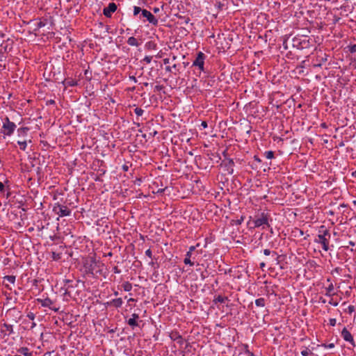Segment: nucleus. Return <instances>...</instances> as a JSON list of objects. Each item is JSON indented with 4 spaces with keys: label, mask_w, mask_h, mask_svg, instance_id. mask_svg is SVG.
<instances>
[{
    "label": "nucleus",
    "mask_w": 356,
    "mask_h": 356,
    "mask_svg": "<svg viewBox=\"0 0 356 356\" xmlns=\"http://www.w3.org/2000/svg\"><path fill=\"white\" fill-rule=\"evenodd\" d=\"M104 264L99 261L96 260L95 257H90L84 264L85 272L92 277L103 275L106 277L104 273Z\"/></svg>",
    "instance_id": "f257e3e1"
},
{
    "label": "nucleus",
    "mask_w": 356,
    "mask_h": 356,
    "mask_svg": "<svg viewBox=\"0 0 356 356\" xmlns=\"http://www.w3.org/2000/svg\"><path fill=\"white\" fill-rule=\"evenodd\" d=\"M272 221L270 214L268 212L257 213L254 218L250 216L248 225L250 228H257L262 227L263 229L270 227L269 222Z\"/></svg>",
    "instance_id": "f03ea898"
},
{
    "label": "nucleus",
    "mask_w": 356,
    "mask_h": 356,
    "mask_svg": "<svg viewBox=\"0 0 356 356\" xmlns=\"http://www.w3.org/2000/svg\"><path fill=\"white\" fill-rule=\"evenodd\" d=\"M331 238L330 230L325 226L321 225L318 230L317 238L314 242L320 243L323 250L327 251L330 249L329 243Z\"/></svg>",
    "instance_id": "7ed1b4c3"
},
{
    "label": "nucleus",
    "mask_w": 356,
    "mask_h": 356,
    "mask_svg": "<svg viewBox=\"0 0 356 356\" xmlns=\"http://www.w3.org/2000/svg\"><path fill=\"white\" fill-rule=\"evenodd\" d=\"M311 45L310 39L306 35H298L292 40V46L298 49H307Z\"/></svg>",
    "instance_id": "20e7f679"
},
{
    "label": "nucleus",
    "mask_w": 356,
    "mask_h": 356,
    "mask_svg": "<svg viewBox=\"0 0 356 356\" xmlns=\"http://www.w3.org/2000/svg\"><path fill=\"white\" fill-rule=\"evenodd\" d=\"M16 129V124L10 120L8 117L3 119V125L1 133L5 135L10 136H11Z\"/></svg>",
    "instance_id": "39448f33"
},
{
    "label": "nucleus",
    "mask_w": 356,
    "mask_h": 356,
    "mask_svg": "<svg viewBox=\"0 0 356 356\" xmlns=\"http://www.w3.org/2000/svg\"><path fill=\"white\" fill-rule=\"evenodd\" d=\"M53 211L59 217L69 216L71 215V210L65 205L57 202L53 207Z\"/></svg>",
    "instance_id": "423d86ee"
},
{
    "label": "nucleus",
    "mask_w": 356,
    "mask_h": 356,
    "mask_svg": "<svg viewBox=\"0 0 356 356\" xmlns=\"http://www.w3.org/2000/svg\"><path fill=\"white\" fill-rule=\"evenodd\" d=\"M206 59V55L202 52L199 51L197 54L195 59L193 61V66L197 67L201 72H204V60Z\"/></svg>",
    "instance_id": "0eeeda50"
},
{
    "label": "nucleus",
    "mask_w": 356,
    "mask_h": 356,
    "mask_svg": "<svg viewBox=\"0 0 356 356\" xmlns=\"http://www.w3.org/2000/svg\"><path fill=\"white\" fill-rule=\"evenodd\" d=\"M143 17L145 18L146 20L153 26H158L159 20L158 19L149 11L146 9H143L142 11Z\"/></svg>",
    "instance_id": "6e6552de"
},
{
    "label": "nucleus",
    "mask_w": 356,
    "mask_h": 356,
    "mask_svg": "<svg viewBox=\"0 0 356 356\" xmlns=\"http://www.w3.org/2000/svg\"><path fill=\"white\" fill-rule=\"evenodd\" d=\"M341 336L344 341L349 342L353 346V347L355 346L354 338L352 334L348 330L346 327H343V329L341 330Z\"/></svg>",
    "instance_id": "1a4fd4ad"
},
{
    "label": "nucleus",
    "mask_w": 356,
    "mask_h": 356,
    "mask_svg": "<svg viewBox=\"0 0 356 356\" xmlns=\"http://www.w3.org/2000/svg\"><path fill=\"white\" fill-rule=\"evenodd\" d=\"M37 302L41 305L43 307H49L50 309L58 312L59 308L52 307L53 301L49 298H46L44 299L38 298Z\"/></svg>",
    "instance_id": "9d476101"
},
{
    "label": "nucleus",
    "mask_w": 356,
    "mask_h": 356,
    "mask_svg": "<svg viewBox=\"0 0 356 356\" xmlns=\"http://www.w3.org/2000/svg\"><path fill=\"white\" fill-rule=\"evenodd\" d=\"M117 10V5L113 3H109L107 7H105L103 10V14L106 17H111L112 14Z\"/></svg>",
    "instance_id": "9b49d317"
},
{
    "label": "nucleus",
    "mask_w": 356,
    "mask_h": 356,
    "mask_svg": "<svg viewBox=\"0 0 356 356\" xmlns=\"http://www.w3.org/2000/svg\"><path fill=\"white\" fill-rule=\"evenodd\" d=\"M171 340L177 342L179 346H183L184 339L182 336L177 331H172L169 335Z\"/></svg>",
    "instance_id": "f8f14e48"
},
{
    "label": "nucleus",
    "mask_w": 356,
    "mask_h": 356,
    "mask_svg": "<svg viewBox=\"0 0 356 356\" xmlns=\"http://www.w3.org/2000/svg\"><path fill=\"white\" fill-rule=\"evenodd\" d=\"M1 332L4 336L10 335L14 333L13 326L12 325L7 324L5 323L1 325Z\"/></svg>",
    "instance_id": "ddd939ff"
},
{
    "label": "nucleus",
    "mask_w": 356,
    "mask_h": 356,
    "mask_svg": "<svg viewBox=\"0 0 356 356\" xmlns=\"http://www.w3.org/2000/svg\"><path fill=\"white\" fill-rule=\"evenodd\" d=\"M108 305L113 306L115 308H120L123 304L122 299L121 298L111 300L110 302H107Z\"/></svg>",
    "instance_id": "4468645a"
},
{
    "label": "nucleus",
    "mask_w": 356,
    "mask_h": 356,
    "mask_svg": "<svg viewBox=\"0 0 356 356\" xmlns=\"http://www.w3.org/2000/svg\"><path fill=\"white\" fill-rule=\"evenodd\" d=\"M17 353L23 355L24 356H33V352L27 347H21L17 349Z\"/></svg>",
    "instance_id": "2eb2a0df"
},
{
    "label": "nucleus",
    "mask_w": 356,
    "mask_h": 356,
    "mask_svg": "<svg viewBox=\"0 0 356 356\" xmlns=\"http://www.w3.org/2000/svg\"><path fill=\"white\" fill-rule=\"evenodd\" d=\"M335 293L334 292V285L332 282L330 283L327 287L325 288V295L328 297H331L334 296Z\"/></svg>",
    "instance_id": "dca6fc26"
},
{
    "label": "nucleus",
    "mask_w": 356,
    "mask_h": 356,
    "mask_svg": "<svg viewBox=\"0 0 356 356\" xmlns=\"http://www.w3.org/2000/svg\"><path fill=\"white\" fill-rule=\"evenodd\" d=\"M29 131V128L27 127H20L17 131V135L19 137H25V136H26Z\"/></svg>",
    "instance_id": "f3484780"
},
{
    "label": "nucleus",
    "mask_w": 356,
    "mask_h": 356,
    "mask_svg": "<svg viewBox=\"0 0 356 356\" xmlns=\"http://www.w3.org/2000/svg\"><path fill=\"white\" fill-rule=\"evenodd\" d=\"M127 42L129 45L132 47H138L140 45V43L138 42V40L133 36L129 37Z\"/></svg>",
    "instance_id": "a211bd4d"
},
{
    "label": "nucleus",
    "mask_w": 356,
    "mask_h": 356,
    "mask_svg": "<svg viewBox=\"0 0 356 356\" xmlns=\"http://www.w3.org/2000/svg\"><path fill=\"white\" fill-rule=\"evenodd\" d=\"M319 58V62L314 65V67H321L323 63L327 60V56L324 54L323 56H318Z\"/></svg>",
    "instance_id": "6ab92c4d"
},
{
    "label": "nucleus",
    "mask_w": 356,
    "mask_h": 356,
    "mask_svg": "<svg viewBox=\"0 0 356 356\" xmlns=\"http://www.w3.org/2000/svg\"><path fill=\"white\" fill-rule=\"evenodd\" d=\"M255 305L257 307H264L266 305V300L264 298H259L255 300Z\"/></svg>",
    "instance_id": "aec40b11"
},
{
    "label": "nucleus",
    "mask_w": 356,
    "mask_h": 356,
    "mask_svg": "<svg viewBox=\"0 0 356 356\" xmlns=\"http://www.w3.org/2000/svg\"><path fill=\"white\" fill-rule=\"evenodd\" d=\"M228 300V298L225 296H218L216 298H214L213 300V302L214 303H217V302H220V303H223L225 302V301Z\"/></svg>",
    "instance_id": "412c9836"
},
{
    "label": "nucleus",
    "mask_w": 356,
    "mask_h": 356,
    "mask_svg": "<svg viewBox=\"0 0 356 356\" xmlns=\"http://www.w3.org/2000/svg\"><path fill=\"white\" fill-rule=\"evenodd\" d=\"M122 287L124 291H130L132 289V284L129 282L127 281L122 284Z\"/></svg>",
    "instance_id": "4be33fe9"
},
{
    "label": "nucleus",
    "mask_w": 356,
    "mask_h": 356,
    "mask_svg": "<svg viewBox=\"0 0 356 356\" xmlns=\"http://www.w3.org/2000/svg\"><path fill=\"white\" fill-rule=\"evenodd\" d=\"M127 324L131 326L132 328H134L135 327H137L138 326V323L137 322L136 320L135 319H132L131 318H130L128 321H127Z\"/></svg>",
    "instance_id": "5701e85b"
},
{
    "label": "nucleus",
    "mask_w": 356,
    "mask_h": 356,
    "mask_svg": "<svg viewBox=\"0 0 356 356\" xmlns=\"http://www.w3.org/2000/svg\"><path fill=\"white\" fill-rule=\"evenodd\" d=\"M16 277L15 275H6L3 277L4 280H7L11 284H15Z\"/></svg>",
    "instance_id": "b1692460"
},
{
    "label": "nucleus",
    "mask_w": 356,
    "mask_h": 356,
    "mask_svg": "<svg viewBox=\"0 0 356 356\" xmlns=\"http://www.w3.org/2000/svg\"><path fill=\"white\" fill-rule=\"evenodd\" d=\"M302 350L301 351V355L302 356H308L309 354H312V353L310 351V350L307 347L302 346Z\"/></svg>",
    "instance_id": "393cba45"
},
{
    "label": "nucleus",
    "mask_w": 356,
    "mask_h": 356,
    "mask_svg": "<svg viewBox=\"0 0 356 356\" xmlns=\"http://www.w3.org/2000/svg\"><path fill=\"white\" fill-rule=\"evenodd\" d=\"M67 86L74 87L78 85L77 81L74 79H70L65 81Z\"/></svg>",
    "instance_id": "a878e982"
},
{
    "label": "nucleus",
    "mask_w": 356,
    "mask_h": 356,
    "mask_svg": "<svg viewBox=\"0 0 356 356\" xmlns=\"http://www.w3.org/2000/svg\"><path fill=\"white\" fill-rule=\"evenodd\" d=\"M17 144L19 145L20 149L22 151H25L27 147V143L26 140L24 141H17Z\"/></svg>",
    "instance_id": "bb28decb"
},
{
    "label": "nucleus",
    "mask_w": 356,
    "mask_h": 356,
    "mask_svg": "<svg viewBox=\"0 0 356 356\" xmlns=\"http://www.w3.org/2000/svg\"><path fill=\"white\" fill-rule=\"evenodd\" d=\"M191 257L187 256V253L186 254V257L184 259V263L186 265H189L191 266H193L194 265V263L191 261Z\"/></svg>",
    "instance_id": "cd10ccee"
},
{
    "label": "nucleus",
    "mask_w": 356,
    "mask_h": 356,
    "mask_svg": "<svg viewBox=\"0 0 356 356\" xmlns=\"http://www.w3.org/2000/svg\"><path fill=\"white\" fill-rule=\"evenodd\" d=\"M264 155L266 156V158H267L268 159H273L274 158V152L273 151H266L264 152Z\"/></svg>",
    "instance_id": "c85d7f7f"
},
{
    "label": "nucleus",
    "mask_w": 356,
    "mask_h": 356,
    "mask_svg": "<svg viewBox=\"0 0 356 356\" xmlns=\"http://www.w3.org/2000/svg\"><path fill=\"white\" fill-rule=\"evenodd\" d=\"M134 113H136V115L137 116H142L144 113V110L142 109L141 108H138V107H136L135 109H134Z\"/></svg>",
    "instance_id": "c756f323"
},
{
    "label": "nucleus",
    "mask_w": 356,
    "mask_h": 356,
    "mask_svg": "<svg viewBox=\"0 0 356 356\" xmlns=\"http://www.w3.org/2000/svg\"><path fill=\"white\" fill-rule=\"evenodd\" d=\"M143 10V9H141V8H140L139 6H134V15L136 16L140 13H142Z\"/></svg>",
    "instance_id": "7c9ffc66"
},
{
    "label": "nucleus",
    "mask_w": 356,
    "mask_h": 356,
    "mask_svg": "<svg viewBox=\"0 0 356 356\" xmlns=\"http://www.w3.org/2000/svg\"><path fill=\"white\" fill-rule=\"evenodd\" d=\"M244 219H245V216H241L239 219H237L236 220H233V222H234V224L236 225H240L244 221Z\"/></svg>",
    "instance_id": "2f4dec72"
},
{
    "label": "nucleus",
    "mask_w": 356,
    "mask_h": 356,
    "mask_svg": "<svg viewBox=\"0 0 356 356\" xmlns=\"http://www.w3.org/2000/svg\"><path fill=\"white\" fill-rule=\"evenodd\" d=\"M152 60V56H145L142 62H145L147 64H149L151 63Z\"/></svg>",
    "instance_id": "473e14b6"
},
{
    "label": "nucleus",
    "mask_w": 356,
    "mask_h": 356,
    "mask_svg": "<svg viewBox=\"0 0 356 356\" xmlns=\"http://www.w3.org/2000/svg\"><path fill=\"white\" fill-rule=\"evenodd\" d=\"M245 352L248 354V356H254V353L250 352L248 349V346L247 344L244 345Z\"/></svg>",
    "instance_id": "72a5a7b5"
},
{
    "label": "nucleus",
    "mask_w": 356,
    "mask_h": 356,
    "mask_svg": "<svg viewBox=\"0 0 356 356\" xmlns=\"http://www.w3.org/2000/svg\"><path fill=\"white\" fill-rule=\"evenodd\" d=\"M321 346L324 347V348H334V343H329V344L323 343Z\"/></svg>",
    "instance_id": "f704fd0d"
},
{
    "label": "nucleus",
    "mask_w": 356,
    "mask_h": 356,
    "mask_svg": "<svg viewBox=\"0 0 356 356\" xmlns=\"http://www.w3.org/2000/svg\"><path fill=\"white\" fill-rule=\"evenodd\" d=\"M349 51L350 53H355L356 52V44H351L348 46Z\"/></svg>",
    "instance_id": "c9c22d12"
},
{
    "label": "nucleus",
    "mask_w": 356,
    "mask_h": 356,
    "mask_svg": "<svg viewBox=\"0 0 356 356\" xmlns=\"http://www.w3.org/2000/svg\"><path fill=\"white\" fill-rule=\"evenodd\" d=\"M45 25H46V22H44V21L40 20V21L37 24V29H40V28L44 27Z\"/></svg>",
    "instance_id": "e433bc0d"
},
{
    "label": "nucleus",
    "mask_w": 356,
    "mask_h": 356,
    "mask_svg": "<svg viewBox=\"0 0 356 356\" xmlns=\"http://www.w3.org/2000/svg\"><path fill=\"white\" fill-rule=\"evenodd\" d=\"M195 246H191L188 251L187 252V256L191 257L193 252L195 250Z\"/></svg>",
    "instance_id": "4c0bfd02"
},
{
    "label": "nucleus",
    "mask_w": 356,
    "mask_h": 356,
    "mask_svg": "<svg viewBox=\"0 0 356 356\" xmlns=\"http://www.w3.org/2000/svg\"><path fill=\"white\" fill-rule=\"evenodd\" d=\"M26 316L30 320L33 321L35 318V314L34 313L30 312L27 314Z\"/></svg>",
    "instance_id": "58836bf2"
},
{
    "label": "nucleus",
    "mask_w": 356,
    "mask_h": 356,
    "mask_svg": "<svg viewBox=\"0 0 356 356\" xmlns=\"http://www.w3.org/2000/svg\"><path fill=\"white\" fill-rule=\"evenodd\" d=\"M336 323H337V320L336 318H330L329 320V324L330 325L334 327L336 325Z\"/></svg>",
    "instance_id": "ea45409f"
},
{
    "label": "nucleus",
    "mask_w": 356,
    "mask_h": 356,
    "mask_svg": "<svg viewBox=\"0 0 356 356\" xmlns=\"http://www.w3.org/2000/svg\"><path fill=\"white\" fill-rule=\"evenodd\" d=\"M60 258V256L59 254H57L56 252H52V259L54 260H58Z\"/></svg>",
    "instance_id": "a19ab883"
},
{
    "label": "nucleus",
    "mask_w": 356,
    "mask_h": 356,
    "mask_svg": "<svg viewBox=\"0 0 356 356\" xmlns=\"http://www.w3.org/2000/svg\"><path fill=\"white\" fill-rule=\"evenodd\" d=\"M348 309V312L349 314H352L353 312H355V306H353V305H349V306L348 307V309Z\"/></svg>",
    "instance_id": "79ce46f5"
},
{
    "label": "nucleus",
    "mask_w": 356,
    "mask_h": 356,
    "mask_svg": "<svg viewBox=\"0 0 356 356\" xmlns=\"http://www.w3.org/2000/svg\"><path fill=\"white\" fill-rule=\"evenodd\" d=\"M145 255L147 256L149 258L152 257V252L150 249H148L145 251Z\"/></svg>",
    "instance_id": "37998d69"
},
{
    "label": "nucleus",
    "mask_w": 356,
    "mask_h": 356,
    "mask_svg": "<svg viewBox=\"0 0 356 356\" xmlns=\"http://www.w3.org/2000/svg\"><path fill=\"white\" fill-rule=\"evenodd\" d=\"M113 271L114 272V273H116V274H119L121 273V270L118 268V266H114L113 268Z\"/></svg>",
    "instance_id": "c03bdc74"
},
{
    "label": "nucleus",
    "mask_w": 356,
    "mask_h": 356,
    "mask_svg": "<svg viewBox=\"0 0 356 356\" xmlns=\"http://www.w3.org/2000/svg\"><path fill=\"white\" fill-rule=\"evenodd\" d=\"M180 19H183L184 20L185 24H188L190 22V18L188 17H179Z\"/></svg>",
    "instance_id": "a18cd8bd"
},
{
    "label": "nucleus",
    "mask_w": 356,
    "mask_h": 356,
    "mask_svg": "<svg viewBox=\"0 0 356 356\" xmlns=\"http://www.w3.org/2000/svg\"><path fill=\"white\" fill-rule=\"evenodd\" d=\"M163 89V86H162V85H156L155 86V90L156 91H161Z\"/></svg>",
    "instance_id": "49530a36"
},
{
    "label": "nucleus",
    "mask_w": 356,
    "mask_h": 356,
    "mask_svg": "<svg viewBox=\"0 0 356 356\" xmlns=\"http://www.w3.org/2000/svg\"><path fill=\"white\" fill-rule=\"evenodd\" d=\"M234 165V162L233 159H230L228 160V166L229 167H233Z\"/></svg>",
    "instance_id": "de8ad7c7"
},
{
    "label": "nucleus",
    "mask_w": 356,
    "mask_h": 356,
    "mask_svg": "<svg viewBox=\"0 0 356 356\" xmlns=\"http://www.w3.org/2000/svg\"><path fill=\"white\" fill-rule=\"evenodd\" d=\"M131 318L137 321L139 318V315L138 314L134 313L131 315Z\"/></svg>",
    "instance_id": "09e8293b"
},
{
    "label": "nucleus",
    "mask_w": 356,
    "mask_h": 356,
    "mask_svg": "<svg viewBox=\"0 0 356 356\" xmlns=\"http://www.w3.org/2000/svg\"><path fill=\"white\" fill-rule=\"evenodd\" d=\"M271 253V251L269 250V249H265L264 250V254L266 255V256H268L270 255Z\"/></svg>",
    "instance_id": "8fccbe9b"
},
{
    "label": "nucleus",
    "mask_w": 356,
    "mask_h": 356,
    "mask_svg": "<svg viewBox=\"0 0 356 356\" xmlns=\"http://www.w3.org/2000/svg\"><path fill=\"white\" fill-rule=\"evenodd\" d=\"M254 160L255 161H257V163H261V159L257 156V155H254V157H253Z\"/></svg>",
    "instance_id": "3c124183"
},
{
    "label": "nucleus",
    "mask_w": 356,
    "mask_h": 356,
    "mask_svg": "<svg viewBox=\"0 0 356 356\" xmlns=\"http://www.w3.org/2000/svg\"><path fill=\"white\" fill-rule=\"evenodd\" d=\"M129 79H130L131 81H133V82H134V83H137V81H138V80H137V79L136 78V76H129Z\"/></svg>",
    "instance_id": "603ef678"
},
{
    "label": "nucleus",
    "mask_w": 356,
    "mask_h": 356,
    "mask_svg": "<svg viewBox=\"0 0 356 356\" xmlns=\"http://www.w3.org/2000/svg\"><path fill=\"white\" fill-rule=\"evenodd\" d=\"M152 10H153L154 13L157 14L160 12V8L158 7H154L152 8Z\"/></svg>",
    "instance_id": "864d4df0"
},
{
    "label": "nucleus",
    "mask_w": 356,
    "mask_h": 356,
    "mask_svg": "<svg viewBox=\"0 0 356 356\" xmlns=\"http://www.w3.org/2000/svg\"><path fill=\"white\" fill-rule=\"evenodd\" d=\"M329 303L334 307H337L338 305V302H334L333 300V299H331L330 301L329 302Z\"/></svg>",
    "instance_id": "5fc2aeb1"
},
{
    "label": "nucleus",
    "mask_w": 356,
    "mask_h": 356,
    "mask_svg": "<svg viewBox=\"0 0 356 356\" xmlns=\"http://www.w3.org/2000/svg\"><path fill=\"white\" fill-rule=\"evenodd\" d=\"M5 189V186L3 183L0 181V192H3Z\"/></svg>",
    "instance_id": "6e6d98bb"
},
{
    "label": "nucleus",
    "mask_w": 356,
    "mask_h": 356,
    "mask_svg": "<svg viewBox=\"0 0 356 356\" xmlns=\"http://www.w3.org/2000/svg\"><path fill=\"white\" fill-rule=\"evenodd\" d=\"M201 126L204 128V129H206L207 127V122L206 121H202V123H201Z\"/></svg>",
    "instance_id": "4d7b16f0"
},
{
    "label": "nucleus",
    "mask_w": 356,
    "mask_h": 356,
    "mask_svg": "<svg viewBox=\"0 0 356 356\" xmlns=\"http://www.w3.org/2000/svg\"><path fill=\"white\" fill-rule=\"evenodd\" d=\"M55 104V101L54 99H49L47 102V105Z\"/></svg>",
    "instance_id": "13d9d810"
},
{
    "label": "nucleus",
    "mask_w": 356,
    "mask_h": 356,
    "mask_svg": "<svg viewBox=\"0 0 356 356\" xmlns=\"http://www.w3.org/2000/svg\"><path fill=\"white\" fill-rule=\"evenodd\" d=\"M122 170L124 171V172H127L129 170V166L127 165H122Z\"/></svg>",
    "instance_id": "bf43d9fd"
},
{
    "label": "nucleus",
    "mask_w": 356,
    "mask_h": 356,
    "mask_svg": "<svg viewBox=\"0 0 356 356\" xmlns=\"http://www.w3.org/2000/svg\"><path fill=\"white\" fill-rule=\"evenodd\" d=\"M163 63H164L165 65L168 64L170 63V59L169 58H164L163 59Z\"/></svg>",
    "instance_id": "052dcab7"
},
{
    "label": "nucleus",
    "mask_w": 356,
    "mask_h": 356,
    "mask_svg": "<svg viewBox=\"0 0 356 356\" xmlns=\"http://www.w3.org/2000/svg\"><path fill=\"white\" fill-rule=\"evenodd\" d=\"M165 71H166V72H172L171 67H170V66H166V67H165Z\"/></svg>",
    "instance_id": "680f3d73"
},
{
    "label": "nucleus",
    "mask_w": 356,
    "mask_h": 356,
    "mask_svg": "<svg viewBox=\"0 0 356 356\" xmlns=\"http://www.w3.org/2000/svg\"><path fill=\"white\" fill-rule=\"evenodd\" d=\"M348 244L351 246H355V243L354 241H350L348 242Z\"/></svg>",
    "instance_id": "e2e57ef3"
},
{
    "label": "nucleus",
    "mask_w": 356,
    "mask_h": 356,
    "mask_svg": "<svg viewBox=\"0 0 356 356\" xmlns=\"http://www.w3.org/2000/svg\"><path fill=\"white\" fill-rule=\"evenodd\" d=\"M266 264L264 262H261L260 264V268L263 269L265 267Z\"/></svg>",
    "instance_id": "0e129e2a"
},
{
    "label": "nucleus",
    "mask_w": 356,
    "mask_h": 356,
    "mask_svg": "<svg viewBox=\"0 0 356 356\" xmlns=\"http://www.w3.org/2000/svg\"><path fill=\"white\" fill-rule=\"evenodd\" d=\"M1 47L2 48H4L5 51H7V49H8V45L6 44V46L3 47V44H1Z\"/></svg>",
    "instance_id": "69168bd1"
},
{
    "label": "nucleus",
    "mask_w": 356,
    "mask_h": 356,
    "mask_svg": "<svg viewBox=\"0 0 356 356\" xmlns=\"http://www.w3.org/2000/svg\"><path fill=\"white\" fill-rule=\"evenodd\" d=\"M36 326V323L35 322H32L31 329L34 328Z\"/></svg>",
    "instance_id": "338daca9"
},
{
    "label": "nucleus",
    "mask_w": 356,
    "mask_h": 356,
    "mask_svg": "<svg viewBox=\"0 0 356 356\" xmlns=\"http://www.w3.org/2000/svg\"><path fill=\"white\" fill-rule=\"evenodd\" d=\"M136 300L134 298H130L129 300H128V302H135Z\"/></svg>",
    "instance_id": "774afa93"
}]
</instances>
